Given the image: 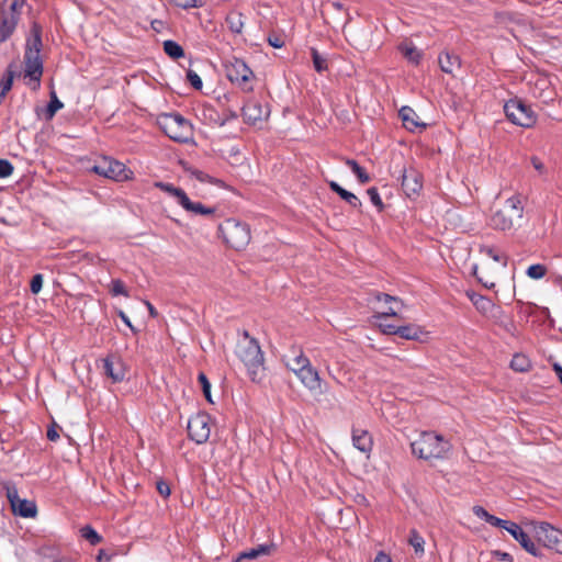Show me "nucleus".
<instances>
[{"mask_svg":"<svg viewBox=\"0 0 562 562\" xmlns=\"http://www.w3.org/2000/svg\"><path fill=\"white\" fill-rule=\"evenodd\" d=\"M402 188L408 198L417 195L423 188V177L414 168L405 169L402 175Z\"/></svg>","mask_w":562,"mask_h":562,"instance_id":"nucleus-15","label":"nucleus"},{"mask_svg":"<svg viewBox=\"0 0 562 562\" xmlns=\"http://www.w3.org/2000/svg\"><path fill=\"white\" fill-rule=\"evenodd\" d=\"M487 522L492 526L505 529L506 531H508L509 525H513V521L504 520L493 515L490 517Z\"/></svg>","mask_w":562,"mask_h":562,"instance_id":"nucleus-47","label":"nucleus"},{"mask_svg":"<svg viewBox=\"0 0 562 562\" xmlns=\"http://www.w3.org/2000/svg\"><path fill=\"white\" fill-rule=\"evenodd\" d=\"M533 530L538 541L544 547L562 553V531L548 522H533Z\"/></svg>","mask_w":562,"mask_h":562,"instance_id":"nucleus-11","label":"nucleus"},{"mask_svg":"<svg viewBox=\"0 0 562 562\" xmlns=\"http://www.w3.org/2000/svg\"><path fill=\"white\" fill-rule=\"evenodd\" d=\"M218 231L225 243L236 250L244 249L251 238L248 224L235 218L225 220Z\"/></svg>","mask_w":562,"mask_h":562,"instance_id":"nucleus-5","label":"nucleus"},{"mask_svg":"<svg viewBox=\"0 0 562 562\" xmlns=\"http://www.w3.org/2000/svg\"><path fill=\"white\" fill-rule=\"evenodd\" d=\"M328 184H329V188L335 193H337L342 200H345L349 205H351L352 207H356V209L361 207V201L352 192L345 190L335 181H329Z\"/></svg>","mask_w":562,"mask_h":562,"instance_id":"nucleus-26","label":"nucleus"},{"mask_svg":"<svg viewBox=\"0 0 562 562\" xmlns=\"http://www.w3.org/2000/svg\"><path fill=\"white\" fill-rule=\"evenodd\" d=\"M160 125L164 132L176 142L186 143L191 138V124L180 114L164 115Z\"/></svg>","mask_w":562,"mask_h":562,"instance_id":"nucleus-6","label":"nucleus"},{"mask_svg":"<svg viewBox=\"0 0 562 562\" xmlns=\"http://www.w3.org/2000/svg\"><path fill=\"white\" fill-rule=\"evenodd\" d=\"M346 165L352 170V172L357 176L360 183H368L371 178L368 172L353 159H346Z\"/></svg>","mask_w":562,"mask_h":562,"instance_id":"nucleus-33","label":"nucleus"},{"mask_svg":"<svg viewBox=\"0 0 562 562\" xmlns=\"http://www.w3.org/2000/svg\"><path fill=\"white\" fill-rule=\"evenodd\" d=\"M226 22L232 32L236 34H240L244 29V15L240 12L233 11L229 12L226 16Z\"/></svg>","mask_w":562,"mask_h":562,"instance_id":"nucleus-30","label":"nucleus"},{"mask_svg":"<svg viewBox=\"0 0 562 562\" xmlns=\"http://www.w3.org/2000/svg\"><path fill=\"white\" fill-rule=\"evenodd\" d=\"M81 537L89 541L92 546L99 544L102 537L90 526H85L80 530Z\"/></svg>","mask_w":562,"mask_h":562,"instance_id":"nucleus-37","label":"nucleus"},{"mask_svg":"<svg viewBox=\"0 0 562 562\" xmlns=\"http://www.w3.org/2000/svg\"><path fill=\"white\" fill-rule=\"evenodd\" d=\"M473 514L481 518V519H484L486 522L488 521L490 517L492 516L485 508H483L482 506H474L473 507Z\"/></svg>","mask_w":562,"mask_h":562,"instance_id":"nucleus-51","label":"nucleus"},{"mask_svg":"<svg viewBox=\"0 0 562 562\" xmlns=\"http://www.w3.org/2000/svg\"><path fill=\"white\" fill-rule=\"evenodd\" d=\"M268 41H269V44L274 48H281L284 44L283 41L278 36L269 37Z\"/></svg>","mask_w":562,"mask_h":562,"instance_id":"nucleus-58","label":"nucleus"},{"mask_svg":"<svg viewBox=\"0 0 562 562\" xmlns=\"http://www.w3.org/2000/svg\"><path fill=\"white\" fill-rule=\"evenodd\" d=\"M409 544L414 548V550L417 554L424 553L425 541H424L423 537L416 530L411 531Z\"/></svg>","mask_w":562,"mask_h":562,"instance_id":"nucleus-40","label":"nucleus"},{"mask_svg":"<svg viewBox=\"0 0 562 562\" xmlns=\"http://www.w3.org/2000/svg\"><path fill=\"white\" fill-rule=\"evenodd\" d=\"M146 305L148 307V311L150 313L151 316H156L157 315V312L156 310L154 308V306L149 303V302H146Z\"/></svg>","mask_w":562,"mask_h":562,"instance_id":"nucleus-63","label":"nucleus"},{"mask_svg":"<svg viewBox=\"0 0 562 562\" xmlns=\"http://www.w3.org/2000/svg\"><path fill=\"white\" fill-rule=\"evenodd\" d=\"M411 447L413 453L424 460L443 459L451 449L449 441L434 432H423Z\"/></svg>","mask_w":562,"mask_h":562,"instance_id":"nucleus-3","label":"nucleus"},{"mask_svg":"<svg viewBox=\"0 0 562 562\" xmlns=\"http://www.w3.org/2000/svg\"><path fill=\"white\" fill-rule=\"evenodd\" d=\"M374 299L378 302H383L385 304V308L375 315L376 318L385 319L386 317L390 316L404 318L398 314L402 307H404V303L398 297L392 296L386 293H376L374 294Z\"/></svg>","mask_w":562,"mask_h":562,"instance_id":"nucleus-13","label":"nucleus"},{"mask_svg":"<svg viewBox=\"0 0 562 562\" xmlns=\"http://www.w3.org/2000/svg\"><path fill=\"white\" fill-rule=\"evenodd\" d=\"M381 330L386 334V335H397V327L398 326H394V325H391V324H386V323H383L381 322L379 324Z\"/></svg>","mask_w":562,"mask_h":562,"instance_id":"nucleus-53","label":"nucleus"},{"mask_svg":"<svg viewBox=\"0 0 562 562\" xmlns=\"http://www.w3.org/2000/svg\"><path fill=\"white\" fill-rule=\"evenodd\" d=\"M19 20V13H8L5 7H2L0 11V42L7 41L12 35Z\"/></svg>","mask_w":562,"mask_h":562,"instance_id":"nucleus-17","label":"nucleus"},{"mask_svg":"<svg viewBox=\"0 0 562 562\" xmlns=\"http://www.w3.org/2000/svg\"><path fill=\"white\" fill-rule=\"evenodd\" d=\"M398 49L408 61L419 64L423 55L412 43H402Z\"/></svg>","mask_w":562,"mask_h":562,"instance_id":"nucleus-29","label":"nucleus"},{"mask_svg":"<svg viewBox=\"0 0 562 562\" xmlns=\"http://www.w3.org/2000/svg\"><path fill=\"white\" fill-rule=\"evenodd\" d=\"M119 316L133 331H135V328L132 325L130 318L127 317V315L123 311H119Z\"/></svg>","mask_w":562,"mask_h":562,"instance_id":"nucleus-59","label":"nucleus"},{"mask_svg":"<svg viewBox=\"0 0 562 562\" xmlns=\"http://www.w3.org/2000/svg\"><path fill=\"white\" fill-rule=\"evenodd\" d=\"M111 292H112L113 295L128 296V293H127V291L125 289V285H124V283L121 280H113L112 281Z\"/></svg>","mask_w":562,"mask_h":562,"instance_id":"nucleus-45","label":"nucleus"},{"mask_svg":"<svg viewBox=\"0 0 562 562\" xmlns=\"http://www.w3.org/2000/svg\"><path fill=\"white\" fill-rule=\"evenodd\" d=\"M8 498L10 501L12 512L15 515L24 518H32L36 516L37 508L35 503L20 498L16 491H8Z\"/></svg>","mask_w":562,"mask_h":562,"instance_id":"nucleus-14","label":"nucleus"},{"mask_svg":"<svg viewBox=\"0 0 562 562\" xmlns=\"http://www.w3.org/2000/svg\"><path fill=\"white\" fill-rule=\"evenodd\" d=\"M104 373L114 382H121L125 379V368L123 362L116 358H108L103 361Z\"/></svg>","mask_w":562,"mask_h":562,"instance_id":"nucleus-19","label":"nucleus"},{"mask_svg":"<svg viewBox=\"0 0 562 562\" xmlns=\"http://www.w3.org/2000/svg\"><path fill=\"white\" fill-rule=\"evenodd\" d=\"M510 368L517 372H526L530 369V361L524 355H515L510 361Z\"/></svg>","mask_w":562,"mask_h":562,"instance_id":"nucleus-35","label":"nucleus"},{"mask_svg":"<svg viewBox=\"0 0 562 562\" xmlns=\"http://www.w3.org/2000/svg\"><path fill=\"white\" fill-rule=\"evenodd\" d=\"M64 106L63 102H60L56 95V93L53 91L50 93V101L46 109V115L47 119H53L54 115L58 110H60Z\"/></svg>","mask_w":562,"mask_h":562,"instance_id":"nucleus-39","label":"nucleus"},{"mask_svg":"<svg viewBox=\"0 0 562 562\" xmlns=\"http://www.w3.org/2000/svg\"><path fill=\"white\" fill-rule=\"evenodd\" d=\"M532 167L539 172V175L546 173V167L543 162L536 156L531 157Z\"/></svg>","mask_w":562,"mask_h":562,"instance_id":"nucleus-54","label":"nucleus"},{"mask_svg":"<svg viewBox=\"0 0 562 562\" xmlns=\"http://www.w3.org/2000/svg\"><path fill=\"white\" fill-rule=\"evenodd\" d=\"M157 491L162 497H168L170 495V487L169 485L164 481H158L157 484Z\"/></svg>","mask_w":562,"mask_h":562,"instance_id":"nucleus-52","label":"nucleus"},{"mask_svg":"<svg viewBox=\"0 0 562 562\" xmlns=\"http://www.w3.org/2000/svg\"><path fill=\"white\" fill-rule=\"evenodd\" d=\"M236 353L245 364L251 381L260 382L265 376V359L258 341L244 331L243 338L237 344Z\"/></svg>","mask_w":562,"mask_h":562,"instance_id":"nucleus-1","label":"nucleus"},{"mask_svg":"<svg viewBox=\"0 0 562 562\" xmlns=\"http://www.w3.org/2000/svg\"><path fill=\"white\" fill-rule=\"evenodd\" d=\"M331 5H333L335 9H337V10L342 9V4H341V3H339V2H333V3H331Z\"/></svg>","mask_w":562,"mask_h":562,"instance_id":"nucleus-64","label":"nucleus"},{"mask_svg":"<svg viewBox=\"0 0 562 562\" xmlns=\"http://www.w3.org/2000/svg\"><path fill=\"white\" fill-rule=\"evenodd\" d=\"M25 0H10L8 8V13H19L21 14V9L24 5Z\"/></svg>","mask_w":562,"mask_h":562,"instance_id":"nucleus-50","label":"nucleus"},{"mask_svg":"<svg viewBox=\"0 0 562 562\" xmlns=\"http://www.w3.org/2000/svg\"><path fill=\"white\" fill-rule=\"evenodd\" d=\"M524 205L518 195L508 198L490 218V225L497 231H516L522 225Z\"/></svg>","mask_w":562,"mask_h":562,"instance_id":"nucleus-2","label":"nucleus"},{"mask_svg":"<svg viewBox=\"0 0 562 562\" xmlns=\"http://www.w3.org/2000/svg\"><path fill=\"white\" fill-rule=\"evenodd\" d=\"M440 69L446 72L453 75L457 69L461 67V60L458 55L451 53H443L438 58Z\"/></svg>","mask_w":562,"mask_h":562,"instance_id":"nucleus-24","label":"nucleus"},{"mask_svg":"<svg viewBox=\"0 0 562 562\" xmlns=\"http://www.w3.org/2000/svg\"><path fill=\"white\" fill-rule=\"evenodd\" d=\"M180 205L189 213L194 215L210 216L215 213L214 207L205 206L201 202H192L188 195L184 196Z\"/></svg>","mask_w":562,"mask_h":562,"instance_id":"nucleus-25","label":"nucleus"},{"mask_svg":"<svg viewBox=\"0 0 562 562\" xmlns=\"http://www.w3.org/2000/svg\"><path fill=\"white\" fill-rule=\"evenodd\" d=\"M92 170L104 178L112 179L115 181H124L130 178L132 173L125 165L121 161L112 159L110 157L101 158L93 167Z\"/></svg>","mask_w":562,"mask_h":562,"instance_id":"nucleus-9","label":"nucleus"},{"mask_svg":"<svg viewBox=\"0 0 562 562\" xmlns=\"http://www.w3.org/2000/svg\"><path fill=\"white\" fill-rule=\"evenodd\" d=\"M177 7L182 9L198 8L201 5L199 0H172Z\"/></svg>","mask_w":562,"mask_h":562,"instance_id":"nucleus-49","label":"nucleus"},{"mask_svg":"<svg viewBox=\"0 0 562 562\" xmlns=\"http://www.w3.org/2000/svg\"><path fill=\"white\" fill-rule=\"evenodd\" d=\"M353 446L361 452L368 453L372 450L373 441L370 434L364 429H352Z\"/></svg>","mask_w":562,"mask_h":562,"instance_id":"nucleus-21","label":"nucleus"},{"mask_svg":"<svg viewBox=\"0 0 562 562\" xmlns=\"http://www.w3.org/2000/svg\"><path fill=\"white\" fill-rule=\"evenodd\" d=\"M527 276L531 279H535V280H538V279H541L546 276L547 273V268L546 266L543 265H540V263H537V265H531L528 269H527Z\"/></svg>","mask_w":562,"mask_h":562,"instance_id":"nucleus-41","label":"nucleus"},{"mask_svg":"<svg viewBox=\"0 0 562 562\" xmlns=\"http://www.w3.org/2000/svg\"><path fill=\"white\" fill-rule=\"evenodd\" d=\"M164 50L169 57L173 59H178L184 56L183 48L177 42L171 40L164 42Z\"/></svg>","mask_w":562,"mask_h":562,"instance_id":"nucleus-34","label":"nucleus"},{"mask_svg":"<svg viewBox=\"0 0 562 562\" xmlns=\"http://www.w3.org/2000/svg\"><path fill=\"white\" fill-rule=\"evenodd\" d=\"M155 187L159 188L164 192L172 195L177 200L179 205L182 202V200L184 199V196L187 195V193L182 189L176 188L171 183L156 182Z\"/></svg>","mask_w":562,"mask_h":562,"instance_id":"nucleus-31","label":"nucleus"},{"mask_svg":"<svg viewBox=\"0 0 562 562\" xmlns=\"http://www.w3.org/2000/svg\"><path fill=\"white\" fill-rule=\"evenodd\" d=\"M553 370L559 376L560 382L562 383V367L559 363L553 364Z\"/></svg>","mask_w":562,"mask_h":562,"instance_id":"nucleus-61","label":"nucleus"},{"mask_svg":"<svg viewBox=\"0 0 562 562\" xmlns=\"http://www.w3.org/2000/svg\"><path fill=\"white\" fill-rule=\"evenodd\" d=\"M295 375L314 395H323L327 391L326 384L323 383L317 370H315L311 363L300 370Z\"/></svg>","mask_w":562,"mask_h":562,"instance_id":"nucleus-12","label":"nucleus"},{"mask_svg":"<svg viewBox=\"0 0 562 562\" xmlns=\"http://www.w3.org/2000/svg\"><path fill=\"white\" fill-rule=\"evenodd\" d=\"M494 555L497 557V559L501 561L513 562V557L507 552L495 551Z\"/></svg>","mask_w":562,"mask_h":562,"instance_id":"nucleus-57","label":"nucleus"},{"mask_svg":"<svg viewBox=\"0 0 562 562\" xmlns=\"http://www.w3.org/2000/svg\"><path fill=\"white\" fill-rule=\"evenodd\" d=\"M42 286H43V276L35 274L32 278L31 284H30L32 293L37 294L42 290Z\"/></svg>","mask_w":562,"mask_h":562,"instance_id":"nucleus-48","label":"nucleus"},{"mask_svg":"<svg viewBox=\"0 0 562 562\" xmlns=\"http://www.w3.org/2000/svg\"><path fill=\"white\" fill-rule=\"evenodd\" d=\"M211 416L206 413H198L188 422V435L198 445L205 443L211 435Z\"/></svg>","mask_w":562,"mask_h":562,"instance_id":"nucleus-10","label":"nucleus"},{"mask_svg":"<svg viewBox=\"0 0 562 562\" xmlns=\"http://www.w3.org/2000/svg\"><path fill=\"white\" fill-rule=\"evenodd\" d=\"M199 382L202 386L203 394L209 402H213L211 398V384L204 373L199 374Z\"/></svg>","mask_w":562,"mask_h":562,"instance_id":"nucleus-42","label":"nucleus"},{"mask_svg":"<svg viewBox=\"0 0 562 562\" xmlns=\"http://www.w3.org/2000/svg\"><path fill=\"white\" fill-rule=\"evenodd\" d=\"M236 117H237L236 112L231 111V112L227 114L226 119H224V120L221 122V125H224V124H225V122H226L227 120H232V119H236Z\"/></svg>","mask_w":562,"mask_h":562,"instance_id":"nucleus-62","label":"nucleus"},{"mask_svg":"<svg viewBox=\"0 0 562 562\" xmlns=\"http://www.w3.org/2000/svg\"><path fill=\"white\" fill-rule=\"evenodd\" d=\"M225 71L226 77L232 83L246 92L252 90L251 79L254 78V72L244 60L236 57L227 60L225 63Z\"/></svg>","mask_w":562,"mask_h":562,"instance_id":"nucleus-7","label":"nucleus"},{"mask_svg":"<svg viewBox=\"0 0 562 562\" xmlns=\"http://www.w3.org/2000/svg\"><path fill=\"white\" fill-rule=\"evenodd\" d=\"M186 171L193 178H195L196 180H199L200 182H209V183H212V184H216V186H222L223 184V181L222 180H218V179H215L213 177H211L210 175L199 170V169H195V168H192V167H188L186 168Z\"/></svg>","mask_w":562,"mask_h":562,"instance_id":"nucleus-32","label":"nucleus"},{"mask_svg":"<svg viewBox=\"0 0 562 562\" xmlns=\"http://www.w3.org/2000/svg\"><path fill=\"white\" fill-rule=\"evenodd\" d=\"M473 273H474V276L477 278V280H479V281H480V282H481L485 288H487V289H492V288H494V286H495V282H494V281H490L488 279H485V280H484L482 277H480V276L477 274V268H476V267H474V269H473Z\"/></svg>","mask_w":562,"mask_h":562,"instance_id":"nucleus-56","label":"nucleus"},{"mask_svg":"<svg viewBox=\"0 0 562 562\" xmlns=\"http://www.w3.org/2000/svg\"><path fill=\"white\" fill-rule=\"evenodd\" d=\"M13 166L10 161L0 159V178H7L12 175Z\"/></svg>","mask_w":562,"mask_h":562,"instance_id":"nucleus-46","label":"nucleus"},{"mask_svg":"<svg viewBox=\"0 0 562 562\" xmlns=\"http://www.w3.org/2000/svg\"><path fill=\"white\" fill-rule=\"evenodd\" d=\"M480 252L491 257L496 262H502L503 266L507 265V257L504 254H501L497 249L491 246H482L480 248Z\"/></svg>","mask_w":562,"mask_h":562,"instance_id":"nucleus-36","label":"nucleus"},{"mask_svg":"<svg viewBox=\"0 0 562 562\" xmlns=\"http://www.w3.org/2000/svg\"><path fill=\"white\" fill-rule=\"evenodd\" d=\"M423 334H424L423 328L416 324H408V325L397 327V335L401 338H404L407 340H418Z\"/></svg>","mask_w":562,"mask_h":562,"instance_id":"nucleus-28","label":"nucleus"},{"mask_svg":"<svg viewBox=\"0 0 562 562\" xmlns=\"http://www.w3.org/2000/svg\"><path fill=\"white\" fill-rule=\"evenodd\" d=\"M273 549L272 544H259L256 548L239 552L233 562H241L244 560H256L263 555H269Z\"/></svg>","mask_w":562,"mask_h":562,"instance_id":"nucleus-22","label":"nucleus"},{"mask_svg":"<svg viewBox=\"0 0 562 562\" xmlns=\"http://www.w3.org/2000/svg\"><path fill=\"white\" fill-rule=\"evenodd\" d=\"M508 532L517 540L520 546L530 554L538 557L540 554L539 549L529 536L518 526L516 522L509 525Z\"/></svg>","mask_w":562,"mask_h":562,"instance_id":"nucleus-18","label":"nucleus"},{"mask_svg":"<svg viewBox=\"0 0 562 562\" xmlns=\"http://www.w3.org/2000/svg\"><path fill=\"white\" fill-rule=\"evenodd\" d=\"M467 296L473 303L476 310L484 315H492L496 310L494 303L481 294H477L473 291H468Z\"/></svg>","mask_w":562,"mask_h":562,"instance_id":"nucleus-20","label":"nucleus"},{"mask_svg":"<svg viewBox=\"0 0 562 562\" xmlns=\"http://www.w3.org/2000/svg\"><path fill=\"white\" fill-rule=\"evenodd\" d=\"M311 363L310 359L304 356L302 351L293 352L292 356L286 357V367L296 374L300 370Z\"/></svg>","mask_w":562,"mask_h":562,"instance_id":"nucleus-27","label":"nucleus"},{"mask_svg":"<svg viewBox=\"0 0 562 562\" xmlns=\"http://www.w3.org/2000/svg\"><path fill=\"white\" fill-rule=\"evenodd\" d=\"M398 115L402 119L404 127L411 132L415 131L418 127L424 128L426 126V124L418 122V115L409 106H403L400 110Z\"/></svg>","mask_w":562,"mask_h":562,"instance_id":"nucleus-23","label":"nucleus"},{"mask_svg":"<svg viewBox=\"0 0 562 562\" xmlns=\"http://www.w3.org/2000/svg\"><path fill=\"white\" fill-rule=\"evenodd\" d=\"M311 54H312V59H313V65H314L315 70L317 72H323V71L327 70V68H328L327 59L325 57H323L317 52L316 48H312Z\"/></svg>","mask_w":562,"mask_h":562,"instance_id":"nucleus-38","label":"nucleus"},{"mask_svg":"<svg viewBox=\"0 0 562 562\" xmlns=\"http://www.w3.org/2000/svg\"><path fill=\"white\" fill-rule=\"evenodd\" d=\"M373 562H392L390 557L385 554L384 552H379L376 557L374 558Z\"/></svg>","mask_w":562,"mask_h":562,"instance_id":"nucleus-60","label":"nucleus"},{"mask_svg":"<svg viewBox=\"0 0 562 562\" xmlns=\"http://www.w3.org/2000/svg\"><path fill=\"white\" fill-rule=\"evenodd\" d=\"M370 201L379 209V211H382L383 209V202L381 200V196L378 192L376 188H369L367 191Z\"/></svg>","mask_w":562,"mask_h":562,"instance_id":"nucleus-44","label":"nucleus"},{"mask_svg":"<svg viewBox=\"0 0 562 562\" xmlns=\"http://www.w3.org/2000/svg\"><path fill=\"white\" fill-rule=\"evenodd\" d=\"M269 115L267 108L257 101H249L243 106V117L248 124H257L266 120Z\"/></svg>","mask_w":562,"mask_h":562,"instance_id":"nucleus-16","label":"nucleus"},{"mask_svg":"<svg viewBox=\"0 0 562 562\" xmlns=\"http://www.w3.org/2000/svg\"><path fill=\"white\" fill-rule=\"evenodd\" d=\"M57 428H58L57 424L53 423V425L47 429V438L50 441H56L59 438Z\"/></svg>","mask_w":562,"mask_h":562,"instance_id":"nucleus-55","label":"nucleus"},{"mask_svg":"<svg viewBox=\"0 0 562 562\" xmlns=\"http://www.w3.org/2000/svg\"><path fill=\"white\" fill-rule=\"evenodd\" d=\"M506 117L515 125L529 128L537 121L536 113L520 100H509L504 105Z\"/></svg>","mask_w":562,"mask_h":562,"instance_id":"nucleus-8","label":"nucleus"},{"mask_svg":"<svg viewBox=\"0 0 562 562\" xmlns=\"http://www.w3.org/2000/svg\"><path fill=\"white\" fill-rule=\"evenodd\" d=\"M187 80L190 82V85L196 89V90H201L202 87H203V82H202V79L200 78V76L193 71V70H188L187 72Z\"/></svg>","mask_w":562,"mask_h":562,"instance_id":"nucleus-43","label":"nucleus"},{"mask_svg":"<svg viewBox=\"0 0 562 562\" xmlns=\"http://www.w3.org/2000/svg\"><path fill=\"white\" fill-rule=\"evenodd\" d=\"M41 48H42V40L40 31L36 26L33 27V37L29 38L26 42L25 53H24V64H25V77H29L32 81L40 85L41 77L43 75V61L41 59Z\"/></svg>","mask_w":562,"mask_h":562,"instance_id":"nucleus-4","label":"nucleus"}]
</instances>
